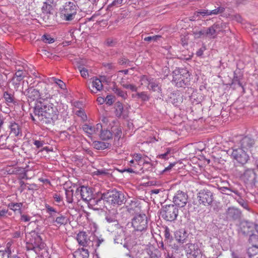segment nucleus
<instances>
[{
    "instance_id": "nucleus-1",
    "label": "nucleus",
    "mask_w": 258,
    "mask_h": 258,
    "mask_svg": "<svg viewBox=\"0 0 258 258\" xmlns=\"http://www.w3.org/2000/svg\"><path fill=\"white\" fill-rule=\"evenodd\" d=\"M58 115L57 108L52 103H48L35 107L34 116L32 115L31 117L34 121L37 119L42 123L49 124L57 120Z\"/></svg>"
},
{
    "instance_id": "nucleus-2",
    "label": "nucleus",
    "mask_w": 258,
    "mask_h": 258,
    "mask_svg": "<svg viewBox=\"0 0 258 258\" xmlns=\"http://www.w3.org/2000/svg\"><path fill=\"white\" fill-rule=\"evenodd\" d=\"M190 74L185 69L176 68L172 72V83L177 87H182L190 81Z\"/></svg>"
},
{
    "instance_id": "nucleus-3",
    "label": "nucleus",
    "mask_w": 258,
    "mask_h": 258,
    "mask_svg": "<svg viewBox=\"0 0 258 258\" xmlns=\"http://www.w3.org/2000/svg\"><path fill=\"white\" fill-rule=\"evenodd\" d=\"M102 199H103L104 201L113 206L121 205L126 202L124 194L116 189L108 190L102 194Z\"/></svg>"
},
{
    "instance_id": "nucleus-4",
    "label": "nucleus",
    "mask_w": 258,
    "mask_h": 258,
    "mask_svg": "<svg viewBox=\"0 0 258 258\" xmlns=\"http://www.w3.org/2000/svg\"><path fill=\"white\" fill-rule=\"evenodd\" d=\"M77 5L73 2H67L60 9V14L61 18L66 21H72L77 13Z\"/></svg>"
},
{
    "instance_id": "nucleus-5",
    "label": "nucleus",
    "mask_w": 258,
    "mask_h": 258,
    "mask_svg": "<svg viewBox=\"0 0 258 258\" xmlns=\"http://www.w3.org/2000/svg\"><path fill=\"white\" fill-rule=\"evenodd\" d=\"M160 213L164 220L172 222L176 219L178 209L174 205H167L162 208Z\"/></svg>"
},
{
    "instance_id": "nucleus-6",
    "label": "nucleus",
    "mask_w": 258,
    "mask_h": 258,
    "mask_svg": "<svg viewBox=\"0 0 258 258\" xmlns=\"http://www.w3.org/2000/svg\"><path fill=\"white\" fill-rule=\"evenodd\" d=\"M231 143L238 145L241 148L247 151L253 145L254 141L248 137L239 135L230 138L228 145H230Z\"/></svg>"
},
{
    "instance_id": "nucleus-7",
    "label": "nucleus",
    "mask_w": 258,
    "mask_h": 258,
    "mask_svg": "<svg viewBox=\"0 0 258 258\" xmlns=\"http://www.w3.org/2000/svg\"><path fill=\"white\" fill-rule=\"evenodd\" d=\"M132 225L136 231H143L146 230L148 227V220L144 214H139L135 215L132 220Z\"/></svg>"
},
{
    "instance_id": "nucleus-8",
    "label": "nucleus",
    "mask_w": 258,
    "mask_h": 258,
    "mask_svg": "<svg viewBox=\"0 0 258 258\" xmlns=\"http://www.w3.org/2000/svg\"><path fill=\"white\" fill-rule=\"evenodd\" d=\"M232 152L231 153V156L232 158L237 161H247L249 160V156L246 153V151L240 148L238 145L236 144H231Z\"/></svg>"
},
{
    "instance_id": "nucleus-9",
    "label": "nucleus",
    "mask_w": 258,
    "mask_h": 258,
    "mask_svg": "<svg viewBox=\"0 0 258 258\" xmlns=\"http://www.w3.org/2000/svg\"><path fill=\"white\" fill-rule=\"evenodd\" d=\"M93 238V235L90 234V233L80 231L77 234L76 239L80 246L91 249V246H93V245L92 243Z\"/></svg>"
},
{
    "instance_id": "nucleus-10",
    "label": "nucleus",
    "mask_w": 258,
    "mask_h": 258,
    "mask_svg": "<svg viewBox=\"0 0 258 258\" xmlns=\"http://www.w3.org/2000/svg\"><path fill=\"white\" fill-rule=\"evenodd\" d=\"M197 198L200 203L205 206L211 205L213 201V194L208 189L201 190L198 194Z\"/></svg>"
},
{
    "instance_id": "nucleus-11",
    "label": "nucleus",
    "mask_w": 258,
    "mask_h": 258,
    "mask_svg": "<svg viewBox=\"0 0 258 258\" xmlns=\"http://www.w3.org/2000/svg\"><path fill=\"white\" fill-rule=\"evenodd\" d=\"M189 148L191 150H194L197 154V156H194L191 158L193 161H204L206 160L205 157L200 154V153L205 148V145L203 142L193 144Z\"/></svg>"
},
{
    "instance_id": "nucleus-12",
    "label": "nucleus",
    "mask_w": 258,
    "mask_h": 258,
    "mask_svg": "<svg viewBox=\"0 0 258 258\" xmlns=\"http://www.w3.org/2000/svg\"><path fill=\"white\" fill-rule=\"evenodd\" d=\"M92 190L90 187L82 186L78 188L75 192L78 197H80L83 201H89L92 198Z\"/></svg>"
},
{
    "instance_id": "nucleus-13",
    "label": "nucleus",
    "mask_w": 258,
    "mask_h": 258,
    "mask_svg": "<svg viewBox=\"0 0 258 258\" xmlns=\"http://www.w3.org/2000/svg\"><path fill=\"white\" fill-rule=\"evenodd\" d=\"M188 200L187 195L182 191H177L173 198V202L174 204L179 207H184Z\"/></svg>"
},
{
    "instance_id": "nucleus-14",
    "label": "nucleus",
    "mask_w": 258,
    "mask_h": 258,
    "mask_svg": "<svg viewBox=\"0 0 258 258\" xmlns=\"http://www.w3.org/2000/svg\"><path fill=\"white\" fill-rule=\"evenodd\" d=\"M252 246L247 249V254L249 258H258V236L252 235L250 237Z\"/></svg>"
},
{
    "instance_id": "nucleus-15",
    "label": "nucleus",
    "mask_w": 258,
    "mask_h": 258,
    "mask_svg": "<svg viewBox=\"0 0 258 258\" xmlns=\"http://www.w3.org/2000/svg\"><path fill=\"white\" fill-rule=\"evenodd\" d=\"M102 128L101 124L98 123L95 126L89 124H84L83 126L84 131L90 137L92 135L98 134Z\"/></svg>"
},
{
    "instance_id": "nucleus-16",
    "label": "nucleus",
    "mask_w": 258,
    "mask_h": 258,
    "mask_svg": "<svg viewBox=\"0 0 258 258\" xmlns=\"http://www.w3.org/2000/svg\"><path fill=\"white\" fill-rule=\"evenodd\" d=\"M224 11V8L222 7H218L217 9L215 10L210 11L208 10H199L195 12V14H197V16H198L199 15H201L203 16H210L212 15H217L218 14L221 13Z\"/></svg>"
},
{
    "instance_id": "nucleus-17",
    "label": "nucleus",
    "mask_w": 258,
    "mask_h": 258,
    "mask_svg": "<svg viewBox=\"0 0 258 258\" xmlns=\"http://www.w3.org/2000/svg\"><path fill=\"white\" fill-rule=\"evenodd\" d=\"M91 92L93 93H97L103 89V85L101 80L97 78L92 79L91 86L89 87Z\"/></svg>"
},
{
    "instance_id": "nucleus-18",
    "label": "nucleus",
    "mask_w": 258,
    "mask_h": 258,
    "mask_svg": "<svg viewBox=\"0 0 258 258\" xmlns=\"http://www.w3.org/2000/svg\"><path fill=\"white\" fill-rule=\"evenodd\" d=\"M29 170V166L26 165L25 167H18L16 165L9 170H7V172L9 174H22L24 173V176L27 177V172ZM27 178V177H26Z\"/></svg>"
},
{
    "instance_id": "nucleus-19",
    "label": "nucleus",
    "mask_w": 258,
    "mask_h": 258,
    "mask_svg": "<svg viewBox=\"0 0 258 258\" xmlns=\"http://www.w3.org/2000/svg\"><path fill=\"white\" fill-rule=\"evenodd\" d=\"M24 77V72L22 70L17 71L13 77L12 82L15 88H18L20 85V82Z\"/></svg>"
},
{
    "instance_id": "nucleus-20",
    "label": "nucleus",
    "mask_w": 258,
    "mask_h": 258,
    "mask_svg": "<svg viewBox=\"0 0 258 258\" xmlns=\"http://www.w3.org/2000/svg\"><path fill=\"white\" fill-rule=\"evenodd\" d=\"M188 233L184 229H180L176 231L174 233V236L176 240L180 243H183L186 242L188 237Z\"/></svg>"
},
{
    "instance_id": "nucleus-21",
    "label": "nucleus",
    "mask_w": 258,
    "mask_h": 258,
    "mask_svg": "<svg viewBox=\"0 0 258 258\" xmlns=\"http://www.w3.org/2000/svg\"><path fill=\"white\" fill-rule=\"evenodd\" d=\"M26 95L31 101L38 100L41 98L39 90L33 87L28 88Z\"/></svg>"
},
{
    "instance_id": "nucleus-22",
    "label": "nucleus",
    "mask_w": 258,
    "mask_h": 258,
    "mask_svg": "<svg viewBox=\"0 0 258 258\" xmlns=\"http://www.w3.org/2000/svg\"><path fill=\"white\" fill-rule=\"evenodd\" d=\"M185 249L188 258H196L199 254V250L198 248L196 249L195 245L194 244H186Z\"/></svg>"
},
{
    "instance_id": "nucleus-23",
    "label": "nucleus",
    "mask_w": 258,
    "mask_h": 258,
    "mask_svg": "<svg viewBox=\"0 0 258 258\" xmlns=\"http://www.w3.org/2000/svg\"><path fill=\"white\" fill-rule=\"evenodd\" d=\"M92 243L93 245L91 246V249L96 251L101 245L105 243V239L102 235L99 236L93 235Z\"/></svg>"
},
{
    "instance_id": "nucleus-24",
    "label": "nucleus",
    "mask_w": 258,
    "mask_h": 258,
    "mask_svg": "<svg viewBox=\"0 0 258 258\" xmlns=\"http://www.w3.org/2000/svg\"><path fill=\"white\" fill-rule=\"evenodd\" d=\"M102 200L103 199H102V194L101 195V197L99 198H93L89 201L90 205L94 207L95 209H101L103 206Z\"/></svg>"
},
{
    "instance_id": "nucleus-25",
    "label": "nucleus",
    "mask_w": 258,
    "mask_h": 258,
    "mask_svg": "<svg viewBox=\"0 0 258 258\" xmlns=\"http://www.w3.org/2000/svg\"><path fill=\"white\" fill-rule=\"evenodd\" d=\"M3 97L6 103L9 105L15 104L16 103L13 93H10L7 91H5L4 92Z\"/></svg>"
},
{
    "instance_id": "nucleus-26",
    "label": "nucleus",
    "mask_w": 258,
    "mask_h": 258,
    "mask_svg": "<svg viewBox=\"0 0 258 258\" xmlns=\"http://www.w3.org/2000/svg\"><path fill=\"white\" fill-rule=\"evenodd\" d=\"M127 207V211L131 215H138L140 211V208L137 206V203L131 201V204Z\"/></svg>"
},
{
    "instance_id": "nucleus-27",
    "label": "nucleus",
    "mask_w": 258,
    "mask_h": 258,
    "mask_svg": "<svg viewBox=\"0 0 258 258\" xmlns=\"http://www.w3.org/2000/svg\"><path fill=\"white\" fill-rule=\"evenodd\" d=\"M10 135L14 136H18L21 134V129L18 124L16 122H11L10 125Z\"/></svg>"
},
{
    "instance_id": "nucleus-28",
    "label": "nucleus",
    "mask_w": 258,
    "mask_h": 258,
    "mask_svg": "<svg viewBox=\"0 0 258 258\" xmlns=\"http://www.w3.org/2000/svg\"><path fill=\"white\" fill-rule=\"evenodd\" d=\"M74 256L75 258H88V250L84 248L79 249L75 252Z\"/></svg>"
},
{
    "instance_id": "nucleus-29",
    "label": "nucleus",
    "mask_w": 258,
    "mask_h": 258,
    "mask_svg": "<svg viewBox=\"0 0 258 258\" xmlns=\"http://www.w3.org/2000/svg\"><path fill=\"white\" fill-rule=\"evenodd\" d=\"M23 205L22 203H11L9 204L8 207L14 212L21 214Z\"/></svg>"
},
{
    "instance_id": "nucleus-30",
    "label": "nucleus",
    "mask_w": 258,
    "mask_h": 258,
    "mask_svg": "<svg viewBox=\"0 0 258 258\" xmlns=\"http://www.w3.org/2000/svg\"><path fill=\"white\" fill-rule=\"evenodd\" d=\"M133 98L140 99L143 101H147L150 99V96L146 92H137L136 94H133L132 95Z\"/></svg>"
},
{
    "instance_id": "nucleus-31",
    "label": "nucleus",
    "mask_w": 258,
    "mask_h": 258,
    "mask_svg": "<svg viewBox=\"0 0 258 258\" xmlns=\"http://www.w3.org/2000/svg\"><path fill=\"white\" fill-rule=\"evenodd\" d=\"M32 236L34 237V240L33 242L32 240L31 243L33 245V247L30 248V249H33L36 247H40L42 244V238L38 234V233H36L35 231L32 232Z\"/></svg>"
},
{
    "instance_id": "nucleus-32",
    "label": "nucleus",
    "mask_w": 258,
    "mask_h": 258,
    "mask_svg": "<svg viewBox=\"0 0 258 258\" xmlns=\"http://www.w3.org/2000/svg\"><path fill=\"white\" fill-rule=\"evenodd\" d=\"M100 138L102 140H108L112 138V133L107 130H103L102 128L100 132Z\"/></svg>"
},
{
    "instance_id": "nucleus-33",
    "label": "nucleus",
    "mask_w": 258,
    "mask_h": 258,
    "mask_svg": "<svg viewBox=\"0 0 258 258\" xmlns=\"http://www.w3.org/2000/svg\"><path fill=\"white\" fill-rule=\"evenodd\" d=\"M66 196L67 201L69 203H72L74 201L75 198L77 199V200H79V197H78V196H77L75 194L74 196L73 195V190L66 189Z\"/></svg>"
},
{
    "instance_id": "nucleus-34",
    "label": "nucleus",
    "mask_w": 258,
    "mask_h": 258,
    "mask_svg": "<svg viewBox=\"0 0 258 258\" xmlns=\"http://www.w3.org/2000/svg\"><path fill=\"white\" fill-rule=\"evenodd\" d=\"M93 146L97 150H103L108 147V144L100 141H95L93 143Z\"/></svg>"
},
{
    "instance_id": "nucleus-35",
    "label": "nucleus",
    "mask_w": 258,
    "mask_h": 258,
    "mask_svg": "<svg viewBox=\"0 0 258 258\" xmlns=\"http://www.w3.org/2000/svg\"><path fill=\"white\" fill-rule=\"evenodd\" d=\"M55 220L53 219V221L56 222L57 224L61 225H65L67 223V218L65 216L62 215L59 213V214H57Z\"/></svg>"
},
{
    "instance_id": "nucleus-36",
    "label": "nucleus",
    "mask_w": 258,
    "mask_h": 258,
    "mask_svg": "<svg viewBox=\"0 0 258 258\" xmlns=\"http://www.w3.org/2000/svg\"><path fill=\"white\" fill-rule=\"evenodd\" d=\"M217 28L216 25H213L210 27H209L207 32L205 33V35L210 37V38H215L216 35V30Z\"/></svg>"
},
{
    "instance_id": "nucleus-37",
    "label": "nucleus",
    "mask_w": 258,
    "mask_h": 258,
    "mask_svg": "<svg viewBox=\"0 0 258 258\" xmlns=\"http://www.w3.org/2000/svg\"><path fill=\"white\" fill-rule=\"evenodd\" d=\"M113 91L116 94L117 96L121 97L123 99H126L127 95V93L120 88L117 87L116 86H114L112 88Z\"/></svg>"
},
{
    "instance_id": "nucleus-38",
    "label": "nucleus",
    "mask_w": 258,
    "mask_h": 258,
    "mask_svg": "<svg viewBox=\"0 0 258 258\" xmlns=\"http://www.w3.org/2000/svg\"><path fill=\"white\" fill-rule=\"evenodd\" d=\"M45 207L47 212L49 213L50 217L52 219H54L55 217H56L57 214H59V213L57 212L54 208L50 207L49 205H46Z\"/></svg>"
},
{
    "instance_id": "nucleus-39",
    "label": "nucleus",
    "mask_w": 258,
    "mask_h": 258,
    "mask_svg": "<svg viewBox=\"0 0 258 258\" xmlns=\"http://www.w3.org/2000/svg\"><path fill=\"white\" fill-rule=\"evenodd\" d=\"M148 89L153 91H160L161 90V87L159 84L155 82L154 79L151 81L149 86L148 87Z\"/></svg>"
},
{
    "instance_id": "nucleus-40",
    "label": "nucleus",
    "mask_w": 258,
    "mask_h": 258,
    "mask_svg": "<svg viewBox=\"0 0 258 258\" xmlns=\"http://www.w3.org/2000/svg\"><path fill=\"white\" fill-rule=\"evenodd\" d=\"M179 163L180 164L182 162H173L170 163L167 167H165L163 169H160L158 170V172L162 174H167V173H169L170 172L171 169L175 165L176 163Z\"/></svg>"
},
{
    "instance_id": "nucleus-41",
    "label": "nucleus",
    "mask_w": 258,
    "mask_h": 258,
    "mask_svg": "<svg viewBox=\"0 0 258 258\" xmlns=\"http://www.w3.org/2000/svg\"><path fill=\"white\" fill-rule=\"evenodd\" d=\"M123 110V105L120 102H117L115 105V114L117 116L119 117L121 115Z\"/></svg>"
},
{
    "instance_id": "nucleus-42",
    "label": "nucleus",
    "mask_w": 258,
    "mask_h": 258,
    "mask_svg": "<svg viewBox=\"0 0 258 258\" xmlns=\"http://www.w3.org/2000/svg\"><path fill=\"white\" fill-rule=\"evenodd\" d=\"M120 84H121V86L125 89H130L132 91H133V92L137 91L138 87L135 85L130 84H125L124 83V82L123 81H121L120 82Z\"/></svg>"
},
{
    "instance_id": "nucleus-43",
    "label": "nucleus",
    "mask_w": 258,
    "mask_h": 258,
    "mask_svg": "<svg viewBox=\"0 0 258 258\" xmlns=\"http://www.w3.org/2000/svg\"><path fill=\"white\" fill-rule=\"evenodd\" d=\"M153 78H151L150 77H148L146 76H143L140 80V81L141 82L142 85H146L147 86H149L150 83L151 81L152 80Z\"/></svg>"
},
{
    "instance_id": "nucleus-44",
    "label": "nucleus",
    "mask_w": 258,
    "mask_h": 258,
    "mask_svg": "<svg viewBox=\"0 0 258 258\" xmlns=\"http://www.w3.org/2000/svg\"><path fill=\"white\" fill-rule=\"evenodd\" d=\"M148 254L149 255L150 258H159L160 256V253L157 249L154 250H149L148 251Z\"/></svg>"
},
{
    "instance_id": "nucleus-45",
    "label": "nucleus",
    "mask_w": 258,
    "mask_h": 258,
    "mask_svg": "<svg viewBox=\"0 0 258 258\" xmlns=\"http://www.w3.org/2000/svg\"><path fill=\"white\" fill-rule=\"evenodd\" d=\"M53 0H47V2L43 3L42 9L46 12L50 11L51 8V4L53 3Z\"/></svg>"
},
{
    "instance_id": "nucleus-46",
    "label": "nucleus",
    "mask_w": 258,
    "mask_h": 258,
    "mask_svg": "<svg viewBox=\"0 0 258 258\" xmlns=\"http://www.w3.org/2000/svg\"><path fill=\"white\" fill-rule=\"evenodd\" d=\"M78 70L80 71L81 76L84 78H87L89 76L88 71L87 69L82 66L78 67Z\"/></svg>"
},
{
    "instance_id": "nucleus-47",
    "label": "nucleus",
    "mask_w": 258,
    "mask_h": 258,
    "mask_svg": "<svg viewBox=\"0 0 258 258\" xmlns=\"http://www.w3.org/2000/svg\"><path fill=\"white\" fill-rule=\"evenodd\" d=\"M112 132L114 136L118 139H119L121 137V136L122 135V131L120 126H113L112 127Z\"/></svg>"
},
{
    "instance_id": "nucleus-48",
    "label": "nucleus",
    "mask_w": 258,
    "mask_h": 258,
    "mask_svg": "<svg viewBox=\"0 0 258 258\" xmlns=\"http://www.w3.org/2000/svg\"><path fill=\"white\" fill-rule=\"evenodd\" d=\"M164 237L165 240L167 242H171L172 240V237L170 233V230L168 227H166L164 230Z\"/></svg>"
},
{
    "instance_id": "nucleus-49",
    "label": "nucleus",
    "mask_w": 258,
    "mask_h": 258,
    "mask_svg": "<svg viewBox=\"0 0 258 258\" xmlns=\"http://www.w3.org/2000/svg\"><path fill=\"white\" fill-rule=\"evenodd\" d=\"M42 38L45 43H52L54 41V39L51 38L49 35H43Z\"/></svg>"
},
{
    "instance_id": "nucleus-50",
    "label": "nucleus",
    "mask_w": 258,
    "mask_h": 258,
    "mask_svg": "<svg viewBox=\"0 0 258 258\" xmlns=\"http://www.w3.org/2000/svg\"><path fill=\"white\" fill-rule=\"evenodd\" d=\"M108 170L104 169H97L94 172V174L97 175H106L108 173Z\"/></svg>"
},
{
    "instance_id": "nucleus-51",
    "label": "nucleus",
    "mask_w": 258,
    "mask_h": 258,
    "mask_svg": "<svg viewBox=\"0 0 258 258\" xmlns=\"http://www.w3.org/2000/svg\"><path fill=\"white\" fill-rule=\"evenodd\" d=\"M52 81L56 83L60 88L64 89L65 87L64 83L60 80L56 79L55 78H52Z\"/></svg>"
},
{
    "instance_id": "nucleus-52",
    "label": "nucleus",
    "mask_w": 258,
    "mask_h": 258,
    "mask_svg": "<svg viewBox=\"0 0 258 258\" xmlns=\"http://www.w3.org/2000/svg\"><path fill=\"white\" fill-rule=\"evenodd\" d=\"M171 156V153H170V150L168 149V150L164 153L162 154L159 155L158 157L159 159L167 160L169 159V157Z\"/></svg>"
},
{
    "instance_id": "nucleus-53",
    "label": "nucleus",
    "mask_w": 258,
    "mask_h": 258,
    "mask_svg": "<svg viewBox=\"0 0 258 258\" xmlns=\"http://www.w3.org/2000/svg\"><path fill=\"white\" fill-rule=\"evenodd\" d=\"M255 175L252 171H247L244 174V177L247 178V177H250L251 178L250 180H252L255 178ZM248 180L249 179L247 178Z\"/></svg>"
},
{
    "instance_id": "nucleus-54",
    "label": "nucleus",
    "mask_w": 258,
    "mask_h": 258,
    "mask_svg": "<svg viewBox=\"0 0 258 258\" xmlns=\"http://www.w3.org/2000/svg\"><path fill=\"white\" fill-rule=\"evenodd\" d=\"M161 36L160 35H154L152 36H148L147 37H145L144 40L146 41H156L158 40V38H160Z\"/></svg>"
},
{
    "instance_id": "nucleus-55",
    "label": "nucleus",
    "mask_w": 258,
    "mask_h": 258,
    "mask_svg": "<svg viewBox=\"0 0 258 258\" xmlns=\"http://www.w3.org/2000/svg\"><path fill=\"white\" fill-rule=\"evenodd\" d=\"M114 97L112 95H107L105 98V102L107 104L111 105L113 104Z\"/></svg>"
},
{
    "instance_id": "nucleus-56",
    "label": "nucleus",
    "mask_w": 258,
    "mask_h": 258,
    "mask_svg": "<svg viewBox=\"0 0 258 258\" xmlns=\"http://www.w3.org/2000/svg\"><path fill=\"white\" fill-rule=\"evenodd\" d=\"M20 215H21L20 220L22 221L27 222H29L31 219V217L27 215L22 214V213Z\"/></svg>"
},
{
    "instance_id": "nucleus-57",
    "label": "nucleus",
    "mask_w": 258,
    "mask_h": 258,
    "mask_svg": "<svg viewBox=\"0 0 258 258\" xmlns=\"http://www.w3.org/2000/svg\"><path fill=\"white\" fill-rule=\"evenodd\" d=\"M44 144V141H39V140H35L34 142V145L36 146L37 148H39L43 146Z\"/></svg>"
},
{
    "instance_id": "nucleus-58",
    "label": "nucleus",
    "mask_w": 258,
    "mask_h": 258,
    "mask_svg": "<svg viewBox=\"0 0 258 258\" xmlns=\"http://www.w3.org/2000/svg\"><path fill=\"white\" fill-rule=\"evenodd\" d=\"M105 219L109 223H117V221L115 220V218L109 215L106 216Z\"/></svg>"
},
{
    "instance_id": "nucleus-59",
    "label": "nucleus",
    "mask_w": 258,
    "mask_h": 258,
    "mask_svg": "<svg viewBox=\"0 0 258 258\" xmlns=\"http://www.w3.org/2000/svg\"><path fill=\"white\" fill-rule=\"evenodd\" d=\"M9 243L7 244V247L5 248V250H3V252H6L8 255V256H9L10 258H11V256H13L12 255V251L10 246H9L8 245Z\"/></svg>"
},
{
    "instance_id": "nucleus-60",
    "label": "nucleus",
    "mask_w": 258,
    "mask_h": 258,
    "mask_svg": "<svg viewBox=\"0 0 258 258\" xmlns=\"http://www.w3.org/2000/svg\"><path fill=\"white\" fill-rule=\"evenodd\" d=\"M105 43L108 46H113L114 45L115 42L112 39L108 38L106 40Z\"/></svg>"
},
{
    "instance_id": "nucleus-61",
    "label": "nucleus",
    "mask_w": 258,
    "mask_h": 258,
    "mask_svg": "<svg viewBox=\"0 0 258 258\" xmlns=\"http://www.w3.org/2000/svg\"><path fill=\"white\" fill-rule=\"evenodd\" d=\"M118 170L121 173L124 172L125 171L128 172L129 173L135 172V171L131 168H124L121 169H118Z\"/></svg>"
},
{
    "instance_id": "nucleus-62",
    "label": "nucleus",
    "mask_w": 258,
    "mask_h": 258,
    "mask_svg": "<svg viewBox=\"0 0 258 258\" xmlns=\"http://www.w3.org/2000/svg\"><path fill=\"white\" fill-rule=\"evenodd\" d=\"M233 211V213L234 214H236V215L238 216L239 214V212L238 210H233V209H231L230 208H229L228 209V215H229L230 217H233V216L231 215L230 214L232 213V212Z\"/></svg>"
},
{
    "instance_id": "nucleus-63",
    "label": "nucleus",
    "mask_w": 258,
    "mask_h": 258,
    "mask_svg": "<svg viewBox=\"0 0 258 258\" xmlns=\"http://www.w3.org/2000/svg\"><path fill=\"white\" fill-rule=\"evenodd\" d=\"M8 213V210L3 209L0 211V219L7 217L6 214Z\"/></svg>"
},
{
    "instance_id": "nucleus-64",
    "label": "nucleus",
    "mask_w": 258,
    "mask_h": 258,
    "mask_svg": "<svg viewBox=\"0 0 258 258\" xmlns=\"http://www.w3.org/2000/svg\"><path fill=\"white\" fill-rule=\"evenodd\" d=\"M134 160L136 161H139L142 160V155L140 154H135L134 155Z\"/></svg>"
}]
</instances>
